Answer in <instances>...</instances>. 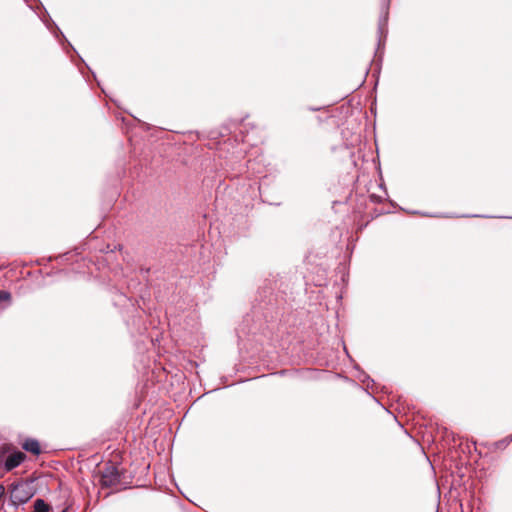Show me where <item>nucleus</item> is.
I'll list each match as a JSON object with an SVG mask.
<instances>
[{
	"mask_svg": "<svg viewBox=\"0 0 512 512\" xmlns=\"http://www.w3.org/2000/svg\"><path fill=\"white\" fill-rule=\"evenodd\" d=\"M11 294L6 290H0V301H9Z\"/></svg>",
	"mask_w": 512,
	"mask_h": 512,
	"instance_id": "obj_7",
	"label": "nucleus"
},
{
	"mask_svg": "<svg viewBox=\"0 0 512 512\" xmlns=\"http://www.w3.org/2000/svg\"><path fill=\"white\" fill-rule=\"evenodd\" d=\"M391 0H382L381 15L378 22V47L377 52L384 47L385 39L387 36V23L389 15V6Z\"/></svg>",
	"mask_w": 512,
	"mask_h": 512,
	"instance_id": "obj_2",
	"label": "nucleus"
},
{
	"mask_svg": "<svg viewBox=\"0 0 512 512\" xmlns=\"http://www.w3.org/2000/svg\"><path fill=\"white\" fill-rule=\"evenodd\" d=\"M26 459V454L21 451H15L14 453L10 454L4 463V469L9 472L18 466H20L24 460Z\"/></svg>",
	"mask_w": 512,
	"mask_h": 512,
	"instance_id": "obj_4",
	"label": "nucleus"
},
{
	"mask_svg": "<svg viewBox=\"0 0 512 512\" xmlns=\"http://www.w3.org/2000/svg\"><path fill=\"white\" fill-rule=\"evenodd\" d=\"M33 497L31 487L27 483L13 484L10 493V501L17 508L20 504L27 503Z\"/></svg>",
	"mask_w": 512,
	"mask_h": 512,
	"instance_id": "obj_1",
	"label": "nucleus"
},
{
	"mask_svg": "<svg viewBox=\"0 0 512 512\" xmlns=\"http://www.w3.org/2000/svg\"><path fill=\"white\" fill-rule=\"evenodd\" d=\"M120 482L118 469L113 465L106 466L101 472V483L105 487H112Z\"/></svg>",
	"mask_w": 512,
	"mask_h": 512,
	"instance_id": "obj_3",
	"label": "nucleus"
},
{
	"mask_svg": "<svg viewBox=\"0 0 512 512\" xmlns=\"http://www.w3.org/2000/svg\"><path fill=\"white\" fill-rule=\"evenodd\" d=\"M511 439H512V436H511Z\"/></svg>",
	"mask_w": 512,
	"mask_h": 512,
	"instance_id": "obj_9",
	"label": "nucleus"
},
{
	"mask_svg": "<svg viewBox=\"0 0 512 512\" xmlns=\"http://www.w3.org/2000/svg\"><path fill=\"white\" fill-rule=\"evenodd\" d=\"M50 506L41 498H37L34 502L33 512H49Z\"/></svg>",
	"mask_w": 512,
	"mask_h": 512,
	"instance_id": "obj_6",
	"label": "nucleus"
},
{
	"mask_svg": "<svg viewBox=\"0 0 512 512\" xmlns=\"http://www.w3.org/2000/svg\"><path fill=\"white\" fill-rule=\"evenodd\" d=\"M22 448L25 451H28L34 455H39L41 453L40 444L38 440L33 438L26 439L22 444Z\"/></svg>",
	"mask_w": 512,
	"mask_h": 512,
	"instance_id": "obj_5",
	"label": "nucleus"
},
{
	"mask_svg": "<svg viewBox=\"0 0 512 512\" xmlns=\"http://www.w3.org/2000/svg\"><path fill=\"white\" fill-rule=\"evenodd\" d=\"M361 381H362L363 383H366L368 387H369V382H372V383L374 382V381L370 378V376H368V375H366V374L364 375V378H363V379H361Z\"/></svg>",
	"mask_w": 512,
	"mask_h": 512,
	"instance_id": "obj_8",
	"label": "nucleus"
}]
</instances>
